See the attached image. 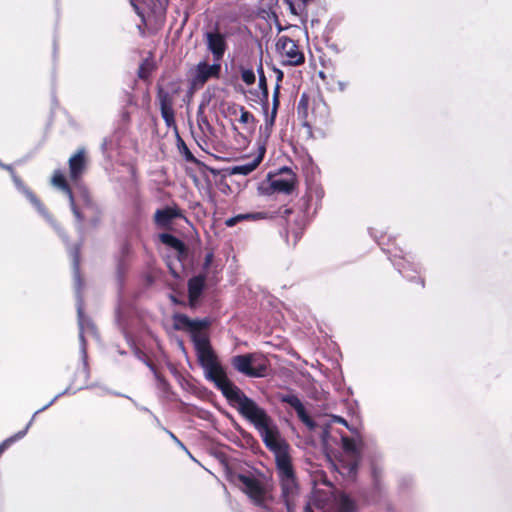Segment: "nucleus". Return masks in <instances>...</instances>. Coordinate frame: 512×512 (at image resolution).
Masks as SVG:
<instances>
[{
	"mask_svg": "<svg viewBox=\"0 0 512 512\" xmlns=\"http://www.w3.org/2000/svg\"><path fill=\"white\" fill-rule=\"evenodd\" d=\"M371 470H372V476H373L374 482L377 485L378 480L382 474V469L380 467H378L377 465L372 464Z\"/></svg>",
	"mask_w": 512,
	"mask_h": 512,
	"instance_id": "38",
	"label": "nucleus"
},
{
	"mask_svg": "<svg viewBox=\"0 0 512 512\" xmlns=\"http://www.w3.org/2000/svg\"><path fill=\"white\" fill-rule=\"evenodd\" d=\"M203 40L207 51L212 54L215 62H220L228 49V34L220 31L216 24L203 33Z\"/></svg>",
	"mask_w": 512,
	"mask_h": 512,
	"instance_id": "6",
	"label": "nucleus"
},
{
	"mask_svg": "<svg viewBox=\"0 0 512 512\" xmlns=\"http://www.w3.org/2000/svg\"><path fill=\"white\" fill-rule=\"evenodd\" d=\"M174 326L176 329L189 328L192 324V319H190L185 314L177 313L173 316Z\"/></svg>",
	"mask_w": 512,
	"mask_h": 512,
	"instance_id": "28",
	"label": "nucleus"
},
{
	"mask_svg": "<svg viewBox=\"0 0 512 512\" xmlns=\"http://www.w3.org/2000/svg\"><path fill=\"white\" fill-rule=\"evenodd\" d=\"M304 512H313L310 504H307L304 508Z\"/></svg>",
	"mask_w": 512,
	"mask_h": 512,
	"instance_id": "50",
	"label": "nucleus"
},
{
	"mask_svg": "<svg viewBox=\"0 0 512 512\" xmlns=\"http://www.w3.org/2000/svg\"><path fill=\"white\" fill-rule=\"evenodd\" d=\"M331 422L339 423V424H342V425L348 427L347 421L341 416L333 415L331 417Z\"/></svg>",
	"mask_w": 512,
	"mask_h": 512,
	"instance_id": "41",
	"label": "nucleus"
},
{
	"mask_svg": "<svg viewBox=\"0 0 512 512\" xmlns=\"http://www.w3.org/2000/svg\"><path fill=\"white\" fill-rule=\"evenodd\" d=\"M131 253V246L128 242L124 243L121 248V254L123 257H127Z\"/></svg>",
	"mask_w": 512,
	"mask_h": 512,
	"instance_id": "43",
	"label": "nucleus"
},
{
	"mask_svg": "<svg viewBox=\"0 0 512 512\" xmlns=\"http://www.w3.org/2000/svg\"><path fill=\"white\" fill-rule=\"evenodd\" d=\"M278 439H279L280 446L277 450H273V452L277 453L276 465H277L278 477L281 478V477L294 475V471H293V468H292V465H291L288 455L286 453H282L284 443L280 438L279 432H278ZM267 448L270 451H272V449H270L269 447H267Z\"/></svg>",
	"mask_w": 512,
	"mask_h": 512,
	"instance_id": "15",
	"label": "nucleus"
},
{
	"mask_svg": "<svg viewBox=\"0 0 512 512\" xmlns=\"http://www.w3.org/2000/svg\"><path fill=\"white\" fill-rule=\"evenodd\" d=\"M101 149L104 153H107L111 149V140L104 139V141L101 145Z\"/></svg>",
	"mask_w": 512,
	"mask_h": 512,
	"instance_id": "44",
	"label": "nucleus"
},
{
	"mask_svg": "<svg viewBox=\"0 0 512 512\" xmlns=\"http://www.w3.org/2000/svg\"><path fill=\"white\" fill-rule=\"evenodd\" d=\"M134 354L156 374L154 366L148 360H146L144 353L140 349L134 348Z\"/></svg>",
	"mask_w": 512,
	"mask_h": 512,
	"instance_id": "36",
	"label": "nucleus"
},
{
	"mask_svg": "<svg viewBox=\"0 0 512 512\" xmlns=\"http://www.w3.org/2000/svg\"><path fill=\"white\" fill-rule=\"evenodd\" d=\"M205 286V277L198 275L191 278L188 282V296L191 305L194 304L200 297Z\"/></svg>",
	"mask_w": 512,
	"mask_h": 512,
	"instance_id": "18",
	"label": "nucleus"
},
{
	"mask_svg": "<svg viewBox=\"0 0 512 512\" xmlns=\"http://www.w3.org/2000/svg\"><path fill=\"white\" fill-rule=\"evenodd\" d=\"M157 97L159 100L160 110L173 108V99L169 92L160 88L158 90Z\"/></svg>",
	"mask_w": 512,
	"mask_h": 512,
	"instance_id": "27",
	"label": "nucleus"
},
{
	"mask_svg": "<svg viewBox=\"0 0 512 512\" xmlns=\"http://www.w3.org/2000/svg\"><path fill=\"white\" fill-rule=\"evenodd\" d=\"M319 76H320V77H324V73H323V72H320V73H319Z\"/></svg>",
	"mask_w": 512,
	"mask_h": 512,
	"instance_id": "53",
	"label": "nucleus"
},
{
	"mask_svg": "<svg viewBox=\"0 0 512 512\" xmlns=\"http://www.w3.org/2000/svg\"><path fill=\"white\" fill-rule=\"evenodd\" d=\"M106 393H111V394L116 395V396H123V397H126V398H128L129 400H131V401L134 403V405H135L139 410L152 414V413H151V411H150L147 407L139 406V405H138V404H137V403H136L132 398H130L129 396H127V395H123V394H120V393H117V392H111V391H109L107 388H105V387H101V393H100V395H103V394H106Z\"/></svg>",
	"mask_w": 512,
	"mask_h": 512,
	"instance_id": "33",
	"label": "nucleus"
},
{
	"mask_svg": "<svg viewBox=\"0 0 512 512\" xmlns=\"http://www.w3.org/2000/svg\"><path fill=\"white\" fill-rule=\"evenodd\" d=\"M336 505L339 512H355L356 503L348 495L342 493L336 499Z\"/></svg>",
	"mask_w": 512,
	"mask_h": 512,
	"instance_id": "22",
	"label": "nucleus"
},
{
	"mask_svg": "<svg viewBox=\"0 0 512 512\" xmlns=\"http://www.w3.org/2000/svg\"><path fill=\"white\" fill-rule=\"evenodd\" d=\"M279 93H280V85L276 84V87L273 91V106L272 112L273 114H277L278 106H279Z\"/></svg>",
	"mask_w": 512,
	"mask_h": 512,
	"instance_id": "35",
	"label": "nucleus"
},
{
	"mask_svg": "<svg viewBox=\"0 0 512 512\" xmlns=\"http://www.w3.org/2000/svg\"><path fill=\"white\" fill-rule=\"evenodd\" d=\"M184 157L187 161H190V162H196V158L193 156V154L190 152V150L184 146Z\"/></svg>",
	"mask_w": 512,
	"mask_h": 512,
	"instance_id": "42",
	"label": "nucleus"
},
{
	"mask_svg": "<svg viewBox=\"0 0 512 512\" xmlns=\"http://www.w3.org/2000/svg\"><path fill=\"white\" fill-rule=\"evenodd\" d=\"M204 370L205 378L214 383L228 403L251 423L260 434L266 447L272 450L279 448L278 428L266 410L249 398L228 377L218 362L216 355L199 361Z\"/></svg>",
	"mask_w": 512,
	"mask_h": 512,
	"instance_id": "1",
	"label": "nucleus"
},
{
	"mask_svg": "<svg viewBox=\"0 0 512 512\" xmlns=\"http://www.w3.org/2000/svg\"><path fill=\"white\" fill-rule=\"evenodd\" d=\"M342 447L344 450V457L341 462V471L340 473L347 475L349 477H353L357 473V469L360 463V450L358 448L357 442L349 438L347 436L341 437Z\"/></svg>",
	"mask_w": 512,
	"mask_h": 512,
	"instance_id": "7",
	"label": "nucleus"
},
{
	"mask_svg": "<svg viewBox=\"0 0 512 512\" xmlns=\"http://www.w3.org/2000/svg\"><path fill=\"white\" fill-rule=\"evenodd\" d=\"M212 258H213V254L212 253H208L205 257V266H208L211 261H212Z\"/></svg>",
	"mask_w": 512,
	"mask_h": 512,
	"instance_id": "46",
	"label": "nucleus"
},
{
	"mask_svg": "<svg viewBox=\"0 0 512 512\" xmlns=\"http://www.w3.org/2000/svg\"><path fill=\"white\" fill-rule=\"evenodd\" d=\"M159 238L163 244H166L167 246L175 249V250H182L183 249V242L177 238L176 236L169 234V233H162L159 235Z\"/></svg>",
	"mask_w": 512,
	"mask_h": 512,
	"instance_id": "26",
	"label": "nucleus"
},
{
	"mask_svg": "<svg viewBox=\"0 0 512 512\" xmlns=\"http://www.w3.org/2000/svg\"><path fill=\"white\" fill-rule=\"evenodd\" d=\"M275 71L277 72V84H279L283 79V72L280 69H276Z\"/></svg>",
	"mask_w": 512,
	"mask_h": 512,
	"instance_id": "47",
	"label": "nucleus"
},
{
	"mask_svg": "<svg viewBox=\"0 0 512 512\" xmlns=\"http://www.w3.org/2000/svg\"><path fill=\"white\" fill-rule=\"evenodd\" d=\"M197 122H198V125L200 126V128H203L204 126H206L207 128H210V124H209L207 118L205 116H203V111L201 108L199 109V111L197 113Z\"/></svg>",
	"mask_w": 512,
	"mask_h": 512,
	"instance_id": "37",
	"label": "nucleus"
},
{
	"mask_svg": "<svg viewBox=\"0 0 512 512\" xmlns=\"http://www.w3.org/2000/svg\"><path fill=\"white\" fill-rule=\"evenodd\" d=\"M209 324L207 319H194L192 320V324L189 329L191 331V335L193 332H201V329L207 327Z\"/></svg>",
	"mask_w": 512,
	"mask_h": 512,
	"instance_id": "30",
	"label": "nucleus"
},
{
	"mask_svg": "<svg viewBox=\"0 0 512 512\" xmlns=\"http://www.w3.org/2000/svg\"><path fill=\"white\" fill-rule=\"evenodd\" d=\"M70 392V388H66L63 392L57 394L49 403H47L45 406H43L42 408L38 409L32 416L31 419H35L36 415L43 412L44 410H46L48 407H50L57 399H59L61 396L65 395V394H68Z\"/></svg>",
	"mask_w": 512,
	"mask_h": 512,
	"instance_id": "34",
	"label": "nucleus"
},
{
	"mask_svg": "<svg viewBox=\"0 0 512 512\" xmlns=\"http://www.w3.org/2000/svg\"><path fill=\"white\" fill-rule=\"evenodd\" d=\"M420 284H421V287L424 286V281L422 279H420Z\"/></svg>",
	"mask_w": 512,
	"mask_h": 512,
	"instance_id": "51",
	"label": "nucleus"
},
{
	"mask_svg": "<svg viewBox=\"0 0 512 512\" xmlns=\"http://www.w3.org/2000/svg\"><path fill=\"white\" fill-rule=\"evenodd\" d=\"M308 104V97L306 94H302L298 103V109H300L302 106L306 107Z\"/></svg>",
	"mask_w": 512,
	"mask_h": 512,
	"instance_id": "45",
	"label": "nucleus"
},
{
	"mask_svg": "<svg viewBox=\"0 0 512 512\" xmlns=\"http://www.w3.org/2000/svg\"><path fill=\"white\" fill-rule=\"evenodd\" d=\"M393 265L397 268L399 273L409 281H414L418 278V272L410 260L403 258L400 261H393Z\"/></svg>",
	"mask_w": 512,
	"mask_h": 512,
	"instance_id": "19",
	"label": "nucleus"
},
{
	"mask_svg": "<svg viewBox=\"0 0 512 512\" xmlns=\"http://www.w3.org/2000/svg\"><path fill=\"white\" fill-rule=\"evenodd\" d=\"M130 3L134 8L135 12L142 18V20H144V15L143 12L141 11L138 0H130Z\"/></svg>",
	"mask_w": 512,
	"mask_h": 512,
	"instance_id": "40",
	"label": "nucleus"
},
{
	"mask_svg": "<svg viewBox=\"0 0 512 512\" xmlns=\"http://www.w3.org/2000/svg\"><path fill=\"white\" fill-rule=\"evenodd\" d=\"M232 367L239 373L251 377H264L267 372V363L255 353L236 355L231 358Z\"/></svg>",
	"mask_w": 512,
	"mask_h": 512,
	"instance_id": "5",
	"label": "nucleus"
},
{
	"mask_svg": "<svg viewBox=\"0 0 512 512\" xmlns=\"http://www.w3.org/2000/svg\"><path fill=\"white\" fill-rule=\"evenodd\" d=\"M72 264H73V275L75 281V290L77 297V316L79 326V340H80V354L83 362L84 369L88 374V356H87V343L85 340L86 334L96 336V328L91 319L84 314L83 300L81 297L82 280L80 276V249L75 246L71 250Z\"/></svg>",
	"mask_w": 512,
	"mask_h": 512,
	"instance_id": "3",
	"label": "nucleus"
},
{
	"mask_svg": "<svg viewBox=\"0 0 512 512\" xmlns=\"http://www.w3.org/2000/svg\"><path fill=\"white\" fill-rule=\"evenodd\" d=\"M76 204L78 205V208L83 216V220L85 219V212L91 211V212H97L98 208L93 203L88 191L84 188H81L79 190V193L77 195H74Z\"/></svg>",
	"mask_w": 512,
	"mask_h": 512,
	"instance_id": "17",
	"label": "nucleus"
},
{
	"mask_svg": "<svg viewBox=\"0 0 512 512\" xmlns=\"http://www.w3.org/2000/svg\"><path fill=\"white\" fill-rule=\"evenodd\" d=\"M181 217V213L176 208L165 207L156 210L154 214L155 224L160 228H167L175 218Z\"/></svg>",
	"mask_w": 512,
	"mask_h": 512,
	"instance_id": "16",
	"label": "nucleus"
},
{
	"mask_svg": "<svg viewBox=\"0 0 512 512\" xmlns=\"http://www.w3.org/2000/svg\"><path fill=\"white\" fill-rule=\"evenodd\" d=\"M271 186L274 191L284 194H290L294 189L293 182L285 179H275L272 181Z\"/></svg>",
	"mask_w": 512,
	"mask_h": 512,
	"instance_id": "25",
	"label": "nucleus"
},
{
	"mask_svg": "<svg viewBox=\"0 0 512 512\" xmlns=\"http://www.w3.org/2000/svg\"><path fill=\"white\" fill-rule=\"evenodd\" d=\"M338 86H339V89H340L341 91H344V90H345V88H346V83H344V82H342V81H339V82H338Z\"/></svg>",
	"mask_w": 512,
	"mask_h": 512,
	"instance_id": "49",
	"label": "nucleus"
},
{
	"mask_svg": "<svg viewBox=\"0 0 512 512\" xmlns=\"http://www.w3.org/2000/svg\"><path fill=\"white\" fill-rule=\"evenodd\" d=\"M267 214L264 212H256V213H244L238 214L236 216L230 217L226 219L225 224L227 227H233L240 221L244 220H259L266 218Z\"/></svg>",
	"mask_w": 512,
	"mask_h": 512,
	"instance_id": "21",
	"label": "nucleus"
},
{
	"mask_svg": "<svg viewBox=\"0 0 512 512\" xmlns=\"http://www.w3.org/2000/svg\"><path fill=\"white\" fill-rule=\"evenodd\" d=\"M240 489L248 496V498L260 508H267L272 500L269 485L262 477L253 474L237 475Z\"/></svg>",
	"mask_w": 512,
	"mask_h": 512,
	"instance_id": "4",
	"label": "nucleus"
},
{
	"mask_svg": "<svg viewBox=\"0 0 512 512\" xmlns=\"http://www.w3.org/2000/svg\"><path fill=\"white\" fill-rule=\"evenodd\" d=\"M198 361L211 357L214 354L208 336L202 332H193L191 335Z\"/></svg>",
	"mask_w": 512,
	"mask_h": 512,
	"instance_id": "14",
	"label": "nucleus"
},
{
	"mask_svg": "<svg viewBox=\"0 0 512 512\" xmlns=\"http://www.w3.org/2000/svg\"><path fill=\"white\" fill-rule=\"evenodd\" d=\"M51 182L55 187L61 189L67 195L73 215L76 221L78 222L79 226H81V224L83 223V216L78 208V205L76 204L74 194L68 186L61 170H56L54 172Z\"/></svg>",
	"mask_w": 512,
	"mask_h": 512,
	"instance_id": "11",
	"label": "nucleus"
},
{
	"mask_svg": "<svg viewBox=\"0 0 512 512\" xmlns=\"http://www.w3.org/2000/svg\"><path fill=\"white\" fill-rule=\"evenodd\" d=\"M257 73L259 74L258 87H259V89L261 91V94H262V100L264 101L263 109H266L267 106H268V95H269V92H268L267 81H266V77H265V74H264V70H263L262 64L259 65V67L257 69Z\"/></svg>",
	"mask_w": 512,
	"mask_h": 512,
	"instance_id": "23",
	"label": "nucleus"
},
{
	"mask_svg": "<svg viewBox=\"0 0 512 512\" xmlns=\"http://www.w3.org/2000/svg\"><path fill=\"white\" fill-rule=\"evenodd\" d=\"M261 161L262 156L259 155L246 163L234 165L230 168V174L244 176L249 175L258 167Z\"/></svg>",
	"mask_w": 512,
	"mask_h": 512,
	"instance_id": "20",
	"label": "nucleus"
},
{
	"mask_svg": "<svg viewBox=\"0 0 512 512\" xmlns=\"http://www.w3.org/2000/svg\"><path fill=\"white\" fill-rule=\"evenodd\" d=\"M281 402L290 405L297 413L300 421L305 424L309 430H315L316 423L310 418L307 414L306 409L299 399V397L295 394H285L280 397Z\"/></svg>",
	"mask_w": 512,
	"mask_h": 512,
	"instance_id": "12",
	"label": "nucleus"
},
{
	"mask_svg": "<svg viewBox=\"0 0 512 512\" xmlns=\"http://www.w3.org/2000/svg\"><path fill=\"white\" fill-rule=\"evenodd\" d=\"M267 109H268V107L266 109H264V111H265L264 125L260 127V134H261V136L265 137L266 139L269 138L271 135L272 128L274 126L276 115H277V114H273L272 111H271V114L269 115Z\"/></svg>",
	"mask_w": 512,
	"mask_h": 512,
	"instance_id": "24",
	"label": "nucleus"
},
{
	"mask_svg": "<svg viewBox=\"0 0 512 512\" xmlns=\"http://www.w3.org/2000/svg\"><path fill=\"white\" fill-rule=\"evenodd\" d=\"M279 482L281 487V499L287 508V512H293L296 500L299 496V486L295 475L281 477L279 478Z\"/></svg>",
	"mask_w": 512,
	"mask_h": 512,
	"instance_id": "9",
	"label": "nucleus"
},
{
	"mask_svg": "<svg viewBox=\"0 0 512 512\" xmlns=\"http://www.w3.org/2000/svg\"><path fill=\"white\" fill-rule=\"evenodd\" d=\"M171 300H172L173 302H176V298H175L174 296H171Z\"/></svg>",
	"mask_w": 512,
	"mask_h": 512,
	"instance_id": "52",
	"label": "nucleus"
},
{
	"mask_svg": "<svg viewBox=\"0 0 512 512\" xmlns=\"http://www.w3.org/2000/svg\"><path fill=\"white\" fill-rule=\"evenodd\" d=\"M241 78L243 82L247 85L254 84L256 80L255 73L252 69H243L241 71Z\"/></svg>",
	"mask_w": 512,
	"mask_h": 512,
	"instance_id": "31",
	"label": "nucleus"
},
{
	"mask_svg": "<svg viewBox=\"0 0 512 512\" xmlns=\"http://www.w3.org/2000/svg\"><path fill=\"white\" fill-rule=\"evenodd\" d=\"M69 176L73 182H77L86 170L85 150L79 149L69 158Z\"/></svg>",
	"mask_w": 512,
	"mask_h": 512,
	"instance_id": "13",
	"label": "nucleus"
},
{
	"mask_svg": "<svg viewBox=\"0 0 512 512\" xmlns=\"http://www.w3.org/2000/svg\"><path fill=\"white\" fill-rule=\"evenodd\" d=\"M153 418L155 420L156 425L163 430L164 427L162 426L160 420L155 415H153Z\"/></svg>",
	"mask_w": 512,
	"mask_h": 512,
	"instance_id": "48",
	"label": "nucleus"
},
{
	"mask_svg": "<svg viewBox=\"0 0 512 512\" xmlns=\"http://www.w3.org/2000/svg\"><path fill=\"white\" fill-rule=\"evenodd\" d=\"M240 118H239V122L244 124V125H248L250 123H254V116L252 113H250L249 111H247L244 107H241L240 108Z\"/></svg>",
	"mask_w": 512,
	"mask_h": 512,
	"instance_id": "32",
	"label": "nucleus"
},
{
	"mask_svg": "<svg viewBox=\"0 0 512 512\" xmlns=\"http://www.w3.org/2000/svg\"><path fill=\"white\" fill-rule=\"evenodd\" d=\"M161 116L168 127L175 126V114L173 108L162 109Z\"/></svg>",
	"mask_w": 512,
	"mask_h": 512,
	"instance_id": "29",
	"label": "nucleus"
},
{
	"mask_svg": "<svg viewBox=\"0 0 512 512\" xmlns=\"http://www.w3.org/2000/svg\"><path fill=\"white\" fill-rule=\"evenodd\" d=\"M204 370L205 378L214 383L228 403L251 423L260 434L266 447L272 450L279 448L278 428L266 410L249 398L228 377L218 362L216 355L199 361Z\"/></svg>",
	"mask_w": 512,
	"mask_h": 512,
	"instance_id": "2",
	"label": "nucleus"
},
{
	"mask_svg": "<svg viewBox=\"0 0 512 512\" xmlns=\"http://www.w3.org/2000/svg\"><path fill=\"white\" fill-rule=\"evenodd\" d=\"M163 431H165L180 448L186 450L185 445L177 438V436L173 432H171L167 428H163Z\"/></svg>",
	"mask_w": 512,
	"mask_h": 512,
	"instance_id": "39",
	"label": "nucleus"
},
{
	"mask_svg": "<svg viewBox=\"0 0 512 512\" xmlns=\"http://www.w3.org/2000/svg\"><path fill=\"white\" fill-rule=\"evenodd\" d=\"M221 72L220 62L208 64L205 61H200L193 72L192 85L194 87L204 85L211 78H219Z\"/></svg>",
	"mask_w": 512,
	"mask_h": 512,
	"instance_id": "10",
	"label": "nucleus"
},
{
	"mask_svg": "<svg viewBox=\"0 0 512 512\" xmlns=\"http://www.w3.org/2000/svg\"><path fill=\"white\" fill-rule=\"evenodd\" d=\"M277 52L285 58L284 64L299 66L304 63V54L299 50L298 45L288 36H280L276 42Z\"/></svg>",
	"mask_w": 512,
	"mask_h": 512,
	"instance_id": "8",
	"label": "nucleus"
}]
</instances>
